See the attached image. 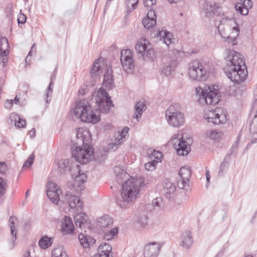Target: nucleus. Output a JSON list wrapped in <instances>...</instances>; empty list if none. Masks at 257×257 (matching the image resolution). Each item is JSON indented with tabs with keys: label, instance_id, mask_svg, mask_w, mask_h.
I'll return each mask as SVG.
<instances>
[{
	"label": "nucleus",
	"instance_id": "20e7f679",
	"mask_svg": "<svg viewBox=\"0 0 257 257\" xmlns=\"http://www.w3.org/2000/svg\"><path fill=\"white\" fill-rule=\"evenodd\" d=\"M114 86L112 75V70L108 67L105 70L102 87L100 88L95 96L96 104L97 110L100 112L106 113L109 112L110 109L113 107V104L107 92L103 89L107 90L111 89Z\"/></svg>",
	"mask_w": 257,
	"mask_h": 257
},
{
	"label": "nucleus",
	"instance_id": "79ce46f5",
	"mask_svg": "<svg viewBox=\"0 0 257 257\" xmlns=\"http://www.w3.org/2000/svg\"><path fill=\"white\" fill-rule=\"evenodd\" d=\"M53 84V80L52 78H51V81L49 83V85L46 90L45 93V100L46 102L49 103L52 99V94H53V89L52 88V85Z\"/></svg>",
	"mask_w": 257,
	"mask_h": 257
},
{
	"label": "nucleus",
	"instance_id": "412c9836",
	"mask_svg": "<svg viewBox=\"0 0 257 257\" xmlns=\"http://www.w3.org/2000/svg\"><path fill=\"white\" fill-rule=\"evenodd\" d=\"M114 172L115 174V179L116 182L122 185L125 183L130 178H128L130 175L120 166H116L114 168Z\"/></svg>",
	"mask_w": 257,
	"mask_h": 257
},
{
	"label": "nucleus",
	"instance_id": "dca6fc26",
	"mask_svg": "<svg viewBox=\"0 0 257 257\" xmlns=\"http://www.w3.org/2000/svg\"><path fill=\"white\" fill-rule=\"evenodd\" d=\"M46 194L48 197L52 202L54 204H57L59 201H60V194L62 193V191L60 190L59 187L55 183L51 181L47 182L46 185Z\"/></svg>",
	"mask_w": 257,
	"mask_h": 257
},
{
	"label": "nucleus",
	"instance_id": "58836bf2",
	"mask_svg": "<svg viewBox=\"0 0 257 257\" xmlns=\"http://www.w3.org/2000/svg\"><path fill=\"white\" fill-rule=\"evenodd\" d=\"M52 244V238L47 236H43L39 241V245L42 249H46Z\"/></svg>",
	"mask_w": 257,
	"mask_h": 257
},
{
	"label": "nucleus",
	"instance_id": "5701e85b",
	"mask_svg": "<svg viewBox=\"0 0 257 257\" xmlns=\"http://www.w3.org/2000/svg\"><path fill=\"white\" fill-rule=\"evenodd\" d=\"M252 6V2L251 0H240L235 6V9L240 14L245 16L248 13V9L251 8Z\"/></svg>",
	"mask_w": 257,
	"mask_h": 257
},
{
	"label": "nucleus",
	"instance_id": "c85d7f7f",
	"mask_svg": "<svg viewBox=\"0 0 257 257\" xmlns=\"http://www.w3.org/2000/svg\"><path fill=\"white\" fill-rule=\"evenodd\" d=\"M16 218L11 216L9 218L10 226L11 228V234L12 235V239L9 241V246L11 249L13 248L15 245V241L17 238V232L15 230L14 226V222Z\"/></svg>",
	"mask_w": 257,
	"mask_h": 257
},
{
	"label": "nucleus",
	"instance_id": "5fc2aeb1",
	"mask_svg": "<svg viewBox=\"0 0 257 257\" xmlns=\"http://www.w3.org/2000/svg\"><path fill=\"white\" fill-rule=\"evenodd\" d=\"M158 0H143L145 7L149 8L155 5Z\"/></svg>",
	"mask_w": 257,
	"mask_h": 257
},
{
	"label": "nucleus",
	"instance_id": "13d9d810",
	"mask_svg": "<svg viewBox=\"0 0 257 257\" xmlns=\"http://www.w3.org/2000/svg\"><path fill=\"white\" fill-rule=\"evenodd\" d=\"M161 203L162 199L161 198H156L152 201V205L154 207L159 208Z\"/></svg>",
	"mask_w": 257,
	"mask_h": 257
},
{
	"label": "nucleus",
	"instance_id": "4c0bfd02",
	"mask_svg": "<svg viewBox=\"0 0 257 257\" xmlns=\"http://www.w3.org/2000/svg\"><path fill=\"white\" fill-rule=\"evenodd\" d=\"M98 251L99 253L98 254H105L108 257H112L111 253V247L108 243H104L101 244L98 246Z\"/></svg>",
	"mask_w": 257,
	"mask_h": 257
},
{
	"label": "nucleus",
	"instance_id": "7c9ffc66",
	"mask_svg": "<svg viewBox=\"0 0 257 257\" xmlns=\"http://www.w3.org/2000/svg\"><path fill=\"white\" fill-rule=\"evenodd\" d=\"M164 190L165 192V197L167 198H170L173 195L175 190V185L171 182L166 180L164 184Z\"/></svg>",
	"mask_w": 257,
	"mask_h": 257
},
{
	"label": "nucleus",
	"instance_id": "aec40b11",
	"mask_svg": "<svg viewBox=\"0 0 257 257\" xmlns=\"http://www.w3.org/2000/svg\"><path fill=\"white\" fill-rule=\"evenodd\" d=\"M76 212L77 214L74 217L76 226L81 229H85L89 225V223L87 222V215L84 213H81V211Z\"/></svg>",
	"mask_w": 257,
	"mask_h": 257
},
{
	"label": "nucleus",
	"instance_id": "473e14b6",
	"mask_svg": "<svg viewBox=\"0 0 257 257\" xmlns=\"http://www.w3.org/2000/svg\"><path fill=\"white\" fill-rule=\"evenodd\" d=\"M78 238L81 245L84 248L89 247L90 244H93L95 240L90 236H88L86 235L80 233L78 235Z\"/></svg>",
	"mask_w": 257,
	"mask_h": 257
},
{
	"label": "nucleus",
	"instance_id": "4468645a",
	"mask_svg": "<svg viewBox=\"0 0 257 257\" xmlns=\"http://www.w3.org/2000/svg\"><path fill=\"white\" fill-rule=\"evenodd\" d=\"M120 59L123 70L127 73H131L135 68L132 51L127 49L122 50Z\"/></svg>",
	"mask_w": 257,
	"mask_h": 257
},
{
	"label": "nucleus",
	"instance_id": "3c124183",
	"mask_svg": "<svg viewBox=\"0 0 257 257\" xmlns=\"http://www.w3.org/2000/svg\"><path fill=\"white\" fill-rule=\"evenodd\" d=\"M238 147V142H235L232 146L231 148L229 151V153L227 154L228 156H231L236 153Z\"/></svg>",
	"mask_w": 257,
	"mask_h": 257
},
{
	"label": "nucleus",
	"instance_id": "ddd939ff",
	"mask_svg": "<svg viewBox=\"0 0 257 257\" xmlns=\"http://www.w3.org/2000/svg\"><path fill=\"white\" fill-rule=\"evenodd\" d=\"M191 172L189 168L182 167L179 172L177 185L181 189L187 190L190 186V178Z\"/></svg>",
	"mask_w": 257,
	"mask_h": 257
},
{
	"label": "nucleus",
	"instance_id": "49530a36",
	"mask_svg": "<svg viewBox=\"0 0 257 257\" xmlns=\"http://www.w3.org/2000/svg\"><path fill=\"white\" fill-rule=\"evenodd\" d=\"M148 218L146 215H142L140 216L137 222L142 227H145L148 224Z\"/></svg>",
	"mask_w": 257,
	"mask_h": 257
},
{
	"label": "nucleus",
	"instance_id": "4be33fe9",
	"mask_svg": "<svg viewBox=\"0 0 257 257\" xmlns=\"http://www.w3.org/2000/svg\"><path fill=\"white\" fill-rule=\"evenodd\" d=\"M142 23L144 26L148 29L156 24V16L153 10L148 11L147 16L143 19Z\"/></svg>",
	"mask_w": 257,
	"mask_h": 257
},
{
	"label": "nucleus",
	"instance_id": "a878e982",
	"mask_svg": "<svg viewBox=\"0 0 257 257\" xmlns=\"http://www.w3.org/2000/svg\"><path fill=\"white\" fill-rule=\"evenodd\" d=\"M61 230L62 232L70 234L74 230V226L70 217L65 216L62 222Z\"/></svg>",
	"mask_w": 257,
	"mask_h": 257
},
{
	"label": "nucleus",
	"instance_id": "bf43d9fd",
	"mask_svg": "<svg viewBox=\"0 0 257 257\" xmlns=\"http://www.w3.org/2000/svg\"><path fill=\"white\" fill-rule=\"evenodd\" d=\"M26 16L24 14H20L18 18V22L19 24H24L26 21Z\"/></svg>",
	"mask_w": 257,
	"mask_h": 257
},
{
	"label": "nucleus",
	"instance_id": "f3484780",
	"mask_svg": "<svg viewBox=\"0 0 257 257\" xmlns=\"http://www.w3.org/2000/svg\"><path fill=\"white\" fill-rule=\"evenodd\" d=\"M219 93L217 90H210L208 93H205L202 97L198 99L200 104H206L207 105H214L219 101Z\"/></svg>",
	"mask_w": 257,
	"mask_h": 257
},
{
	"label": "nucleus",
	"instance_id": "cd10ccee",
	"mask_svg": "<svg viewBox=\"0 0 257 257\" xmlns=\"http://www.w3.org/2000/svg\"><path fill=\"white\" fill-rule=\"evenodd\" d=\"M157 37L160 38V40H163V42L167 46H169L173 42V38L172 34L166 30H162V31H159L157 33Z\"/></svg>",
	"mask_w": 257,
	"mask_h": 257
},
{
	"label": "nucleus",
	"instance_id": "c03bdc74",
	"mask_svg": "<svg viewBox=\"0 0 257 257\" xmlns=\"http://www.w3.org/2000/svg\"><path fill=\"white\" fill-rule=\"evenodd\" d=\"M118 233V229L117 227H114L111 229L109 231L105 232L103 235V238L106 240H109L111 239L115 235Z\"/></svg>",
	"mask_w": 257,
	"mask_h": 257
},
{
	"label": "nucleus",
	"instance_id": "a19ab883",
	"mask_svg": "<svg viewBox=\"0 0 257 257\" xmlns=\"http://www.w3.org/2000/svg\"><path fill=\"white\" fill-rule=\"evenodd\" d=\"M52 257H67V254L62 247H58L52 250Z\"/></svg>",
	"mask_w": 257,
	"mask_h": 257
},
{
	"label": "nucleus",
	"instance_id": "4d7b16f0",
	"mask_svg": "<svg viewBox=\"0 0 257 257\" xmlns=\"http://www.w3.org/2000/svg\"><path fill=\"white\" fill-rule=\"evenodd\" d=\"M106 159V156L105 154V153H101L100 154V156L98 155L97 156V158H95V160L99 163H101L104 162Z\"/></svg>",
	"mask_w": 257,
	"mask_h": 257
},
{
	"label": "nucleus",
	"instance_id": "de8ad7c7",
	"mask_svg": "<svg viewBox=\"0 0 257 257\" xmlns=\"http://www.w3.org/2000/svg\"><path fill=\"white\" fill-rule=\"evenodd\" d=\"M222 135V133L219 131H217L216 130H212L210 131L208 136L212 140H217L219 139Z\"/></svg>",
	"mask_w": 257,
	"mask_h": 257
},
{
	"label": "nucleus",
	"instance_id": "052dcab7",
	"mask_svg": "<svg viewBox=\"0 0 257 257\" xmlns=\"http://www.w3.org/2000/svg\"><path fill=\"white\" fill-rule=\"evenodd\" d=\"M7 171V165L5 163H0V173L5 174Z\"/></svg>",
	"mask_w": 257,
	"mask_h": 257
},
{
	"label": "nucleus",
	"instance_id": "a18cd8bd",
	"mask_svg": "<svg viewBox=\"0 0 257 257\" xmlns=\"http://www.w3.org/2000/svg\"><path fill=\"white\" fill-rule=\"evenodd\" d=\"M138 3L139 0H126L125 3L127 5V13H130L134 10Z\"/></svg>",
	"mask_w": 257,
	"mask_h": 257
},
{
	"label": "nucleus",
	"instance_id": "603ef678",
	"mask_svg": "<svg viewBox=\"0 0 257 257\" xmlns=\"http://www.w3.org/2000/svg\"><path fill=\"white\" fill-rule=\"evenodd\" d=\"M228 163L224 161H223L220 166L219 171V175H222L223 174V171L224 170L228 167Z\"/></svg>",
	"mask_w": 257,
	"mask_h": 257
},
{
	"label": "nucleus",
	"instance_id": "69168bd1",
	"mask_svg": "<svg viewBox=\"0 0 257 257\" xmlns=\"http://www.w3.org/2000/svg\"><path fill=\"white\" fill-rule=\"evenodd\" d=\"M29 135L31 137H33L35 135V130L34 128L32 129L31 131L29 132Z\"/></svg>",
	"mask_w": 257,
	"mask_h": 257
},
{
	"label": "nucleus",
	"instance_id": "f704fd0d",
	"mask_svg": "<svg viewBox=\"0 0 257 257\" xmlns=\"http://www.w3.org/2000/svg\"><path fill=\"white\" fill-rule=\"evenodd\" d=\"M147 108L146 105L144 101H139L137 102L135 106V112L134 113V118L137 120L141 117L142 114Z\"/></svg>",
	"mask_w": 257,
	"mask_h": 257
},
{
	"label": "nucleus",
	"instance_id": "c9c22d12",
	"mask_svg": "<svg viewBox=\"0 0 257 257\" xmlns=\"http://www.w3.org/2000/svg\"><path fill=\"white\" fill-rule=\"evenodd\" d=\"M113 224L112 219L108 215H104L98 219V225L101 228L110 226Z\"/></svg>",
	"mask_w": 257,
	"mask_h": 257
},
{
	"label": "nucleus",
	"instance_id": "ea45409f",
	"mask_svg": "<svg viewBox=\"0 0 257 257\" xmlns=\"http://www.w3.org/2000/svg\"><path fill=\"white\" fill-rule=\"evenodd\" d=\"M218 8L215 3H209L206 2L203 5V9L205 13L210 14Z\"/></svg>",
	"mask_w": 257,
	"mask_h": 257
},
{
	"label": "nucleus",
	"instance_id": "a211bd4d",
	"mask_svg": "<svg viewBox=\"0 0 257 257\" xmlns=\"http://www.w3.org/2000/svg\"><path fill=\"white\" fill-rule=\"evenodd\" d=\"M129 128L125 127L120 132L118 131L117 136L115 139L114 143L109 144V149L115 151L118 147L123 144L125 141V138L127 136Z\"/></svg>",
	"mask_w": 257,
	"mask_h": 257
},
{
	"label": "nucleus",
	"instance_id": "b1692460",
	"mask_svg": "<svg viewBox=\"0 0 257 257\" xmlns=\"http://www.w3.org/2000/svg\"><path fill=\"white\" fill-rule=\"evenodd\" d=\"M76 167L77 170V173L75 175L72 174L73 177L75 178L74 186L77 185L80 188V190H81L83 188L82 184L86 180L87 176L85 174L81 172L80 166L79 165H77Z\"/></svg>",
	"mask_w": 257,
	"mask_h": 257
},
{
	"label": "nucleus",
	"instance_id": "e2e57ef3",
	"mask_svg": "<svg viewBox=\"0 0 257 257\" xmlns=\"http://www.w3.org/2000/svg\"><path fill=\"white\" fill-rule=\"evenodd\" d=\"M253 99L254 101H257V84L256 87L253 91Z\"/></svg>",
	"mask_w": 257,
	"mask_h": 257
},
{
	"label": "nucleus",
	"instance_id": "9b49d317",
	"mask_svg": "<svg viewBox=\"0 0 257 257\" xmlns=\"http://www.w3.org/2000/svg\"><path fill=\"white\" fill-rule=\"evenodd\" d=\"M135 48L138 54L141 55L144 59H152L154 56V50L151 44L145 38L140 39L137 42Z\"/></svg>",
	"mask_w": 257,
	"mask_h": 257
},
{
	"label": "nucleus",
	"instance_id": "338daca9",
	"mask_svg": "<svg viewBox=\"0 0 257 257\" xmlns=\"http://www.w3.org/2000/svg\"><path fill=\"white\" fill-rule=\"evenodd\" d=\"M23 257H32L31 256L30 252L29 250H26V251L24 253Z\"/></svg>",
	"mask_w": 257,
	"mask_h": 257
},
{
	"label": "nucleus",
	"instance_id": "7ed1b4c3",
	"mask_svg": "<svg viewBox=\"0 0 257 257\" xmlns=\"http://www.w3.org/2000/svg\"><path fill=\"white\" fill-rule=\"evenodd\" d=\"M143 177H131L125 183L122 184L121 195L116 200V203L120 208L126 209L131 206L139 197L141 187L144 185Z\"/></svg>",
	"mask_w": 257,
	"mask_h": 257
},
{
	"label": "nucleus",
	"instance_id": "bb28decb",
	"mask_svg": "<svg viewBox=\"0 0 257 257\" xmlns=\"http://www.w3.org/2000/svg\"><path fill=\"white\" fill-rule=\"evenodd\" d=\"M181 246L186 249H188L191 247L193 243V239L190 231L186 230L183 232L181 235Z\"/></svg>",
	"mask_w": 257,
	"mask_h": 257
},
{
	"label": "nucleus",
	"instance_id": "0eeeda50",
	"mask_svg": "<svg viewBox=\"0 0 257 257\" xmlns=\"http://www.w3.org/2000/svg\"><path fill=\"white\" fill-rule=\"evenodd\" d=\"M165 115L168 123L174 127H180L185 121L184 113L177 103L170 105L166 111Z\"/></svg>",
	"mask_w": 257,
	"mask_h": 257
},
{
	"label": "nucleus",
	"instance_id": "72a5a7b5",
	"mask_svg": "<svg viewBox=\"0 0 257 257\" xmlns=\"http://www.w3.org/2000/svg\"><path fill=\"white\" fill-rule=\"evenodd\" d=\"M10 119L12 123L17 128H22L25 126V120L23 119L20 116L16 113H13L10 115Z\"/></svg>",
	"mask_w": 257,
	"mask_h": 257
},
{
	"label": "nucleus",
	"instance_id": "9d476101",
	"mask_svg": "<svg viewBox=\"0 0 257 257\" xmlns=\"http://www.w3.org/2000/svg\"><path fill=\"white\" fill-rule=\"evenodd\" d=\"M205 119L214 124L225 123L227 120V113L222 108H216L214 110H206L203 116Z\"/></svg>",
	"mask_w": 257,
	"mask_h": 257
},
{
	"label": "nucleus",
	"instance_id": "39448f33",
	"mask_svg": "<svg viewBox=\"0 0 257 257\" xmlns=\"http://www.w3.org/2000/svg\"><path fill=\"white\" fill-rule=\"evenodd\" d=\"M218 31L221 36L225 39L228 43L233 45L236 44L239 29L234 20L222 19L218 26Z\"/></svg>",
	"mask_w": 257,
	"mask_h": 257
},
{
	"label": "nucleus",
	"instance_id": "09e8293b",
	"mask_svg": "<svg viewBox=\"0 0 257 257\" xmlns=\"http://www.w3.org/2000/svg\"><path fill=\"white\" fill-rule=\"evenodd\" d=\"M7 188V181L0 177V196H2L5 193Z\"/></svg>",
	"mask_w": 257,
	"mask_h": 257
},
{
	"label": "nucleus",
	"instance_id": "423d86ee",
	"mask_svg": "<svg viewBox=\"0 0 257 257\" xmlns=\"http://www.w3.org/2000/svg\"><path fill=\"white\" fill-rule=\"evenodd\" d=\"M74 113L77 118L84 122L96 123L100 120L99 116L92 112L88 101L85 99L76 102Z\"/></svg>",
	"mask_w": 257,
	"mask_h": 257
},
{
	"label": "nucleus",
	"instance_id": "393cba45",
	"mask_svg": "<svg viewBox=\"0 0 257 257\" xmlns=\"http://www.w3.org/2000/svg\"><path fill=\"white\" fill-rule=\"evenodd\" d=\"M9 47L8 40L4 37H0V57L3 58L2 62L5 65L7 61V56L8 52L7 51Z\"/></svg>",
	"mask_w": 257,
	"mask_h": 257
},
{
	"label": "nucleus",
	"instance_id": "f257e3e1",
	"mask_svg": "<svg viewBox=\"0 0 257 257\" xmlns=\"http://www.w3.org/2000/svg\"><path fill=\"white\" fill-rule=\"evenodd\" d=\"M76 145L82 143V146H73L71 148L72 157L80 164H86L94 158L93 149L89 131L87 128H79L76 134Z\"/></svg>",
	"mask_w": 257,
	"mask_h": 257
},
{
	"label": "nucleus",
	"instance_id": "2f4dec72",
	"mask_svg": "<svg viewBox=\"0 0 257 257\" xmlns=\"http://www.w3.org/2000/svg\"><path fill=\"white\" fill-rule=\"evenodd\" d=\"M71 161L68 159L59 160L57 163L59 172L62 174L71 171Z\"/></svg>",
	"mask_w": 257,
	"mask_h": 257
},
{
	"label": "nucleus",
	"instance_id": "1a4fd4ad",
	"mask_svg": "<svg viewBox=\"0 0 257 257\" xmlns=\"http://www.w3.org/2000/svg\"><path fill=\"white\" fill-rule=\"evenodd\" d=\"M188 74L192 80L204 81L207 78L206 70L198 60H194L189 64Z\"/></svg>",
	"mask_w": 257,
	"mask_h": 257
},
{
	"label": "nucleus",
	"instance_id": "8fccbe9b",
	"mask_svg": "<svg viewBox=\"0 0 257 257\" xmlns=\"http://www.w3.org/2000/svg\"><path fill=\"white\" fill-rule=\"evenodd\" d=\"M35 158V156L34 154H32L30 157L28 158L27 161H25V163L23 165V168H29L31 166V165L33 163V161Z\"/></svg>",
	"mask_w": 257,
	"mask_h": 257
},
{
	"label": "nucleus",
	"instance_id": "0e129e2a",
	"mask_svg": "<svg viewBox=\"0 0 257 257\" xmlns=\"http://www.w3.org/2000/svg\"><path fill=\"white\" fill-rule=\"evenodd\" d=\"M206 177L207 181L208 183L209 182L210 179V173L208 170H206Z\"/></svg>",
	"mask_w": 257,
	"mask_h": 257
},
{
	"label": "nucleus",
	"instance_id": "680f3d73",
	"mask_svg": "<svg viewBox=\"0 0 257 257\" xmlns=\"http://www.w3.org/2000/svg\"><path fill=\"white\" fill-rule=\"evenodd\" d=\"M13 103V99L7 100L5 104V106L6 108H8V109L11 108V107L12 106Z\"/></svg>",
	"mask_w": 257,
	"mask_h": 257
},
{
	"label": "nucleus",
	"instance_id": "f8f14e48",
	"mask_svg": "<svg viewBox=\"0 0 257 257\" xmlns=\"http://www.w3.org/2000/svg\"><path fill=\"white\" fill-rule=\"evenodd\" d=\"M62 201L69 205L70 208L75 211H81L83 209V203L79 197L70 192H67L64 197H62Z\"/></svg>",
	"mask_w": 257,
	"mask_h": 257
},
{
	"label": "nucleus",
	"instance_id": "6e6552de",
	"mask_svg": "<svg viewBox=\"0 0 257 257\" xmlns=\"http://www.w3.org/2000/svg\"><path fill=\"white\" fill-rule=\"evenodd\" d=\"M186 135L181 134L174 135L172 142L174 149L179 156H186L190 151V144L192 140L190 138H185Z\"/></svg>",
	"mask_w": 257,
	"mask_h": 257
},
{
	"label": "nucleus",
	"instance_id": "f03ea898",
	"mask_svg": "<svg viewBox=\"0 0 257 257\" xmlns=\"http://www.w3.org/2000/svg\"><path fill=\"white\" fill-rule=\"evenodd\" d=\"M225 59L227 63L226 73L232 82L240 84L244 82L247 76V71L242 55L233 50H226Z\"/></svg>",
	"mask_w": 257,
	"mask_h": 257
},
{
	"label": "nucleus",
	"instance_id": "2eb2a0df",
	"mask_svg": "<svg viewBox=\"0 0 257 257\" xmlns=\"http://www.w3.org/2000/svg\"><path fill=\"white\" fill-rule=\"evenodd\" d=\"M147 155L151 161L145 164V169L148 171H153L155 169L157 164L161 162L163 155L160 151L150 149L147 151Z\"/></svg>",
	"mask_w": 257,
	"mask_h": 257
},
{
	"label": "nucleus",
	"instance_id": "6ab92c4d",
	"mask_svg": "<svg viewBox=\"0 0 257 257\" xmlns=\"http://www.w3.org/2000/svg\"><path fill=\"white\" fill-rule=\"evenodd\" d=\"M161 248V245L157 242H151L145 247V257H157Z\"/></svg>",
	"mask_w": 257,
	"mask_h": 257
},
{
	"label": "nucleus",
	"instance_id": "6e6d98bb",
	"mask_svg": "<svg viewBox=\"0 0 257 257\" xmlns=\"http://www.w3.org/2000/svg\"><path fill=\"white\" fill-rule=\"evenodd\" d=\"M33 50L34 51V52H36V47H35V44H34L33 45V46H32L31 49L29 51L28 56H27V57L25 59L26 63H29L30 62V58H29V57L32 56Z\"/></svg>",
	"mask_w": 257,
	"mask_h": 257
},
{
	"label": "nucleus",
	"instance_id": "864d4df0",
	"mask_svg": "<svg viewBox=\"0 0 257 257\" xmlns=\"http://www.w3.org/2000/svg\"><path fill=\"white\" fill-rule=\"evenodd\" d=\"M195 91L196 96L198 97L197 99L200 97H202L203 95H205L206 93L201 87L196 88Z\"/></svg>",
	"mask_w": 257,
	"mask_h": 257
},
{
	"label": "nucleus",
	"instance_id": "e433bc0d",
	"mask_svg": "<svg viewBox=\"0 0 257 257\" xmlns=\"http://www.w3.org/2000/svg\"><path fill=\"white\" fill-rule=\"evenodd\" d=\"M91 77L93 79H96L101 73L100 70V65L99 60H96L90 69Z\"/></svg>",
	"mask_w": 257,
	"mask_h": 257
},
{
	"label": "nucleus",
	"instance_id": "c756f323",
	"mask_svg": "<svg viewBox=\"0 0 257 257\" xmlns=\"http://www.w3.org/2000/svg\"><path fill=\"white\" fill-rule=\"evenodd\" d=\"M257 114L255 115V117L253 119L252 122L250 123L249 127V131L252 134L251 140L247 145V146H250L252 144L257 143Z\"/></svg>",
	"mask_w": 257,
	"mask_h": 257
},
{
	"label": "nucleus",
	"instance_id": "774afa93",
	"mask_svg": "<svg viewBox=\"0 0 257 257\" xmlns=\"http://www.w3.org/2000/svg\"><path fill=\"white\" fill-rule=\"evenodd\" d=\"M19 98H18L17 96H16L14 99V100H13V102H15V103H17V102L19 101Z\"/></svg>",
	"mask_w": 257,
	"mask_h": 257
},
{
	"label": "nucleus",
	"instance_id": "37998d69",
	"mask_svg": "<svg viewBox=\"0 0 257 257\" xmlns=\"http://www.w3.org/2000/svg\"><path fill=\"white\" fill-rule=\"evenodd\" d=\"M175 62H170L169 64L165 66L162 71V73L163 74L166 76H168L171 75V73L174 71L175 68Z\"/></svg>",
	"mask_w": 257,
	"mask_h": 257
}]
</instances>
